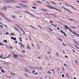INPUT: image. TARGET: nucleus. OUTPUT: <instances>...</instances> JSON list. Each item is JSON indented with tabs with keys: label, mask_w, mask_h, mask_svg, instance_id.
<instances>
[{
	"label": "nucleus",
	"mask_w": 79,
	"mask_h": 79,
	"mask_svg": "<svg viewBox=\"0 0 79 79\" xmlns=\"http://www.w3.org/2000/svg\"><path fill=\"white\" fill-rule=\"evenodd\" d=\"M18 8H20V9H21V7L20 6H18Z\"/></svg>",
	"instance_id": "a18cd8bd"
},
{
	"label": "nucleus",
	"mask_w": 79,
	"mask_h": 79,
	"mask_svg": "<svg viewBox=\"0 0 79 79\" xmlns=\"http://www.w3.org/2000/svg\"><path fill=\"white\" fill-rule=\"evenodd\" d=\"M64 26H65V27L66 28H65V27H64V29H69V27H68L66 25H64Z\"/></svg>",
	"instance_id": "0eeeda50"
},
{
	"label": "nucleus",
	"mask_w": 79,
	"mask_h": 79,
	"mask_svg": "<svg viewBox=\"0 0 79 79\" xmlns=\"http://www.w3.org/2000/svg\"><path fill=\"white\" fill-rule=\"evenodd\" d=\"M28 47H27V48L28 49H29V48L30 50H31V48H30V47H29V45H28Z\"/></svg>",
	"instance_id": "393cba45"
},
{
	"label": "nucleus",
	"mask_w": 79,
	"mask_h": 79,
	"mask_svg": "<svg viewBox=\"0 0 79 79\" xmlns=\"http://www.w3.org/2000/svg\"><path fill=\"white\" fill-rule=\"evenodd\" d=\"M69 19V20H70V21H73V20L71 19Z\"/></svg>",
	"instance_id": "a878e982"
},
{
	"label": "nucleus",
	"mask_w": 79,
	"mask_h": 79,
	"mask_svg": "<svg viewBox=\"0 0 79 79\" xmlns=\"http://www.w3.org/2000/svg\"><path fill=\"white\" fill-rule=\"evenodd\" d=\"M59 40H61V41H63V40L61 39L60 38H59L58 39Z\"/></svg>",
	"instance_id": "ea45409f"
},
{
	"label": "nucleus",
	"mask_w": 79,
	"mask_h": 79,
	"mask_svg": "<svg viewBox=\"0 0 79 79\" xmlns=\"http://www.w3.org/2000/svg\"><path fill=\"white\" fill-rule=\"evenodd\" d=\"M22 47H23V48H24V45H23V44H22Z\"/></svg>",
	"instance_id": "79ce46f5"
},
{
	"label": "nucleus",
	"mask_w": 79,
	"mask_h": 79,
	"mask_svg": "<svg viewBox=\"0 0 79 79\" xmlns=\"http://www.w3.org/2000/svg\"><path fill=\"white\" fill-rule=\"evenodd\" d=\"M29 3L28 2H25V3Z\"/></svg>",
	"instance_id": "09e8293b"
},
{
	"label": "nucleus",
	"mask_w": 79,
	"mask_h": 79,
	"mask_svg": "<svg viewBox=\"0 0 79 79\" xmlns=\"http://www.w3.org/2000/svg\"><path fill=\"white\" fill-rule=\"evenodd\" d=\"M56 55L57 56H58V57H59V54H58V53H56Z\"/></svg>",
	"instance_id": "a211bd4d"
},
{
	"label": "nucleus",
	"mask_w": 79,
	"mask_h": 79,
	"mask_svg": "<svg viewBox=\"0 0 79 79\" xmlns=\"http://www.w3.org/2000/svg\"><path fill=\"white\" fill-rule=\"evenodd\" d=\"M19 6H23V7H25V8H26V7H27V6L23 4H21V5H19Z\"/></svg>",
	"instance_id": "f257e3e1"
},
{
	"label": "nucleus",
	"mask_w": 79,
	"mask_h": 79,
	"mask_svg": "<svg viewBox=\"0 0 79 79\" xmlns=\"http://www.w3.org/2000/svg\"><path fill=\"white\" fill-rule=\"evenodd\" d=\"M45 58H46V60H48V57L47 56H46Z\"/></svg>",
	"instance_id": "4c0bfd02"
},
{
	"label": "nucleus",
	"mask_w": 79,
	"mask_h": 79,
	"mask_svg": "<svg viewBox=\"0 0 79 79\" xmlns=\"http://www.w3.org/2000/svg\"><path fill=\"white\" fill-rule=\"evenodd\" d=\"M2 45L4 46V44L2 43H0V46H2Z\"/></svg>",
	"instance_id": "f8f14e48"
},
{
	"label": "nucleus",
	"mask_w": 79,
	"mask_h": 79,
	"mask_svg": "<svg viewBox=\"0 0 79 79\" xmlns=\"http://www.w3.org/2000/svg\"><path fill=\"white\" fill-rule=\"evenodd\" d=\"M11 1H7V0H4V3H10Z\"/></svg>",
	"instance_id": "f03ea898"
},
{
	"label": "nucleus",
	"mask_w": 79,
	"mask_h": 79,
	"mask_svg": "<svg viewBox=\"0 0 79 79\" xmlns=\"http://www.w3.org/2000/svg\"><path fill=\"white\" fill-rule=\"evenodd\" d=\"M32 8L33 9H36V8L35 7H32Z\"/></svg>",
	"instance_id": "473e14b6"
},
{
	"label": "nucleus",
	"mask_w": 79,
	"mask_h": 79,
	"mask_svg": "<svg viewBox=\"0 0 79 79\" xmlns=\"http://www.w3.org/2000/svg\"><path fill=\"white\" fill-rule=\"evenodd\" d=\"M3 8H4L5 10H6V8L5 7H4Z\"/></svg>",
	"instance_id": "cd10ccee"
},
{
	"label": "nucleus",
	"mask_w": 79,
	"mask_h": 79,
	"mask_svg": "<svg viewBox=\"0 0 79 79\" xmlns=\"http://www.w3.org/2000/svg\"><path fill=\"white\" fill-rule=\"evenodd\" d=\"M19 44L20 45H23V44L20 43H19Z\"/></svg>",
	"instance_id": "8fccbe9b"
},
{
	"label": "nucleus",
	"mask_w": 79,
	"mask_h": 79,
	"mask_svg": "<svg viewBox=\"0 0 79 79\" xmlns=\"http://www.w3.org/2000/svg\"><path fill=\"white\" fill-rule=\"evenodd\" d=\"M75 62L77 64H78V63H77V61L76 60Z\"/></svg>",
	"instance_id": "c03bdc74"
},
{
	"label": "nucleus",
	"mask_w": 79,
	"mask_h": 79,
	"mask_svg": "<svg viewBox=\"0 0 79 79\" xmlns=\"http://www.w3.org/2000/svg\"><path fill=\"white\" fill-rule=\"evenodd\" d=\"M11 39H14V37H11Z\"/></svg>",
	"instance_id": "774afa93"
},
{
	"label": "nucleus",
	"mask_w": 79,
	"mask_h": 79,
	"mask_svg": "<svg viewBox=\"0 0 79 79\" xmlns=\"http://www.w3.org/2000/svg\"><path fill=\"white\" fill-rule=\"evenodd\" d=\"M62 77H63V78L64 77V74H62Z\"/></svg>",
	"instance_id": "72a5a7b5"
},
{
	"label": "nucleus",
	"mask_w": 79,
	"mask_h": 79,
	"mask_svg": "<svg viewBox=\"0 0 79 79\" xmlns=\"http://www.w3.org/2000/svg\"><path fill=\"white\" fill-rule=\"evenodd\" d=\"M69 29V31H70L71 32H72V31L71 30V29H70V28H68Z\"/></svg>",
	"instance_id": "412c9836"
},
{
	"label": "nucleus",
	"mask_w": 79,
	"mask_h": 79,
	"mask_svg": "<svg viewBox=\"0 0 79 79\" xmlns=\"http://www.w3.org/2000/svg\"><path fill=\"white\" fill-rule=\"evenodd\" d=\"M35 70H33V71H32L33 73H35Z\"/></svg>",
	"instance_id": "58836bf2"
},
{
	"label": "nucleus",
	"mask_w": 79,
	"mask_h": 79,
	"mask_svg": "<svg viewBox=\"0 0 79 79\" xmlns=\"http://www.w3.org/2000/svg\"><path fill=\"white\" fill-rule=\"evenodd\" d=\"M25 13H29V12L27 11H25Z\"/></svg>",
	"instance_id": "338daca9"
},
{
	"label": "nucleus",
	"mask_w": 79,
	"mask_h": 79,
	"mask_svg": "<svg viewBox=\"0 0 79 79\" xmlns=\"http://www.w3.org/2000/svg\"><path fill=\"white\" fill-rule=\"evenodd\" d=\"M50 22L51 23H53V21H52L51 20L50 21Z\"/></svg>",
	"instance_id": "5fc2aeb1"
},
{
	"label": "nucleus",
	"mask_w": 79,
	"mask_h": 79,
	"mask_svg": "<svg viewBox=\"0 0 79 79\" xmlns=\"http://www.w3.org/2000/svg\"><path fill=\"white\" fill-rule=\"evenodd\" d=\"M47 28L48 29H49V30H50V28H48V27H47Z\"/></svg>",
	"instance_id": "680f3d73"
},
{
	"label": "nucleus",
	"mask_w": 79,
	"mask_h": 79,
	"mask_svg": "<svg viewBox=\"0 0 79 79\" xmlns=\"http://www.w3.org/2000/svg\"><path fill=\"white\" fill-rule=\"evenodd\" d=\"M19 39L20 40V42H22V38H21V37L19 38Z\"/></svg>",
	"instance_id": "4468645a"
},
{
	"label": "nucleus",
	"mask_w": 79,
	"mask_h": 79,
	"mask_svg": "<svg viewBox=\"0 0 79 79\" xmlns=\"http://www.w3.org/2000/svg\"><path fill=\"white\" fill-rule=\"evenodd\" d=\"M75 44H77V45H78V44H77V42L76 41H75Z\"/></svg>",
	"instance_id": "f3484780"
},
{
	"label": "nucleus",
	"mask_w": 79,
	"mask_h": 79,
	"mask_svg": "<svg viewBox=\"0 0 79 79\" xmlns=\"http://www.w3.org/2000/svg\"><path fill=\"white\" fill-rule=\"evenodd\" d=\"M52 71L53 73H55V70L54 69H52Z\"/></svg>",
	"instance_id": "b1692460"
},
{
	"label": "nucleus",
	"mask_w": 79,
	"mask_h": 79,
	"mask_svg": "<svg viewBox=\"0 0 79 79\" xmlns=\"http://www.w3.org/2000/svg\"><path fill=\"white\" fill-rule=\"evenodd\" d=\"M73 78L74 79H76V77H74Z\"/></svg>",
	"instance_id": "69168bd1"
},
{
	"label": "nucleus",
	"mask_w": 79,
	"mask_h": 79,
	"mask_svg": "<svg viewBox=\"0 0 79 79\" xmlns=\"http://www.w3.org/2000/svg\"><path fill=\"white\" fill-rule=\"evenodd\" d=\"M25 1H23V2H22V3H25Z\"/></svg>",
	"instance_id": "052dcab7"
},
{
	"label": "nucleus",
	"mask_w": 79,
	"mask_h": 79,
	"mask_svg": "<svg viewBox=\"0 0 79 79\" xmlns=\"http://www.w3.org/2000/svg\"><path fill=\"white\" fill-rule=\"evenodd\" d=\"M51 8H52V9H53V10L55 9V10H58V11H60V10H59L58 9H56L55 7H51Z\"/></svg>",
	"instance_id": "20e7f679"
},
{
	"label": "nucleus",
	"mask_w": 79,
	"mask_h": 79,
	"mask_svg": "<svg viewBox=\"0 0 79 79\" xmlns=\"http://www.w3.org/2000/svg\"><path fill=\"white\" fill-rule=\"evenodd\" d=\"M0 27H1V28H3V27L1 25H0Z\"/></svg>",
	"instance_id": "bf43d9fd"
},
{
	"label": "nucleus",
	"mask_w": 79,
	"mask_h": 79,
	"mask_svg": "<svg viewBox=\"0 0 79 79\" xmlns=\"http://www.w3.org/2000/svg\"><path fill=\"white\" fill-rule=\"evenodd\" d=\"M52 2L53 3H54V4H55V5H56V3H55V2Z\"/></svg>",
	"instance_id": "3c124183"
},
{
	"label": "nucleus",
	"mask_w": 79,
	"mask_h": 79,
	"mask_svg": "<svg viewBox=\"0 0 79 79\" xmlns=\"http://www.w3.org/2000/svg\"><path fill=\"white\" fill-rule=\"evenodd\" d=\"M50 71H51V70H50V71H49L48 72H47V73H49V74H52V72H50Z\"/></svg>",
	"instance_id": "9b49d317"
},
{
	"label": "nucleus",
	"mask_w": 79,
	"mask_h": 79,
	"mask_svg": "<svg viewBox=\"0 0 79 79\" xmlns=\"http://www.w3.org/2000/svg\"><path fill=\"white\" fill-rule=\"evenodd\" d=\"M41 10H43L44 11H47V10H45L44 9H41Z\"/></svg>",
	"instance_id": "6ab92c4d"
},
{
	"label": "nucleus",
	"mask_w": 79,
	"mask_h": 79,
	"mask_svg": "<svg viewBox=\"0 0 79 79\" xmlns=\"http://www.w3.org/2000/svg\"><path fill=\"white\" fill-rule=\"evenodd\" d=\"M37 73H35L34 74L35 75H37Z\"/></svg>",
	"instance_id": "4d7b16f0"
},
{
	"label": "nucleus",
	"mask_w": 79,
	"mask_h": 79,
	"mask_svg": "<svg viewBox=\"0 0 79 79\" xmlns=\"http://www.w3.org/2000/svg\"><path fill=\"white\" fill-rule=\"evenodd\" d=\"M13 55H14L15 56V57H18V55H15V54H13Z\"/></svg>",
	"instance_id": "dca6fc26"
},
{
	"label": "nucleus",
	"mask_w": 79,
	"mask_h": 79,
	"mask_svg": "<svg viewBox=\"0 0 79 79\" xmlns=\"http://www.w3.org/2000/svg\"><path fill=\"white\" fill-rule=\"evenodd\" d=\"M65 56L66 58H68V57L66 55Z\"/></svg>",
	"instance_id": "49530a36"
},
{
	"label": "nucleus",
	"mask_w": 79,
	"mask_h": 79,
	"mask_svg": "<svg viewBox=\"0 0 79 79\" xmlns=\"http://www.w3.org/2000/svg\"><path fill=\"white\" fill-rule=\"evenodd\" d=\"M11 56V55H9L8 56H9V57L10 58V57Z\"/></svg>",
	"instance_id": "603ef678"
},
{
	"label": "nucleus",
	"mask_w": 79,
	"mask_h": 79,
	"mask_svg": "<svg viewBox=\"0 0 79 79\" xmlns=\"http://www.w3.org/2000/svg\"><path fill=\"white\" fill-rule=\"evenodd\" d=\"M9 47L10 48H11V49H13V47H12V46H10Z\"/></svg>",
	"instance_id": "c756f323"
},
{
	"label": "nucleus",
	"mask_w": 79,
	"mask_h": 79,
	"mask_svg": "<svg viewBox=\"0 0 79 79\" xmlns=\"http://www.w3.org/2000/svg\"><path fill=\"white\" fill-rule=\"evenodd\" d=\"M57 29L58 30H60V28L58 27V28H57Z\"/></svg>",
	"instance_id": "0e129e2a"
},
{
	"label": "nucleus",
	"mask_w": 79,
	"mask_h": 79,
	"mask_svg": "<svg viewBox=\"0 0 79 79\" xmlns=\"http://www.w3.org/2000/svg\"><path fill=\"white\" fill-rule=\"evenodd\" d=\"M71 27L72 28H73V29H76V27Z\"/></svg>",
	"instance_id": "7c9ffc66"
},
{
	"label": "nucleus",
	"mask_w": 79,
	"mask_h": 79,
	"mask_svg": "<svg viewBox=\"0 0 79 79\" xmlns=\"http://www.w3.org/2000/svg\"><path fill=\"white\" fill-rule=\"evenodd\" d=\"M37 2H38V3H43L42 2H40L39 1H37Z\"/></svg>",
	"instance_id": "c9c22d12"
},
{
	"label": "nucleus",
	"mask_w": 79,
	"mask_h": 79,
	"mask_svg": "<svg viewBox=\"0 0 79 79\" xmlns=\"http://www.w3.org/2000/svg\"><path fill=\"white\" fill-rule=\"evenodd\" d=\"M3 42H5V43H7V40H3Z\"/></svg>",
	"instance_id": "ddd939ff"
},
{
	"label": "nucleus",
	"mask_w": 79,
	"mask_h": 79,
	"mask_svg": "<svg viewBox=\"0 0 79 79\" xmlns=\"http://www.w3.org/2000/svg\"><path fill=\"white\" fill-rule=\"evenodd\" d=\"M28 14H29V15H31V16H32V14H31L30 13L28 12Z\"/></svg>",
	"instance_id": "f704fd0d"
},
{
	"label": "nucleus",
	"mask_w": 79,
	"mask_h": 79,
	"mask_svg": "<svg viewBox=\"0 0 79 79\" xmlns=\"http://www.w3.org/2000/svg\"><path fill=\"white\" fill-rule=\"evenodd\" d=\"M0 58L2 59V58H3V56L1 55V56H0Z\"/></svg>",
	"instance_id": "4be33fe9"
},
{
	"label": "nucleus",
	"mask_w": 79,
	"mask_h": 79,
	"mask_svg": "<svg viewBox=\"0 0 79 79\" xmlns=\"http://www.w3.org/2000/svg\"><path fill=\"white\" fill-rule=\"evenodd\" d=\"M22 52H23V53H24L25 52V51H22Z\"/></svg>",
	"instance_id": "6e6d98bb"
},
{
	"label": "nucleus",
	"mask_w": 79,
	"mask_h": 79,
	"mask_svg": "<svg viewBox=\"0 0 79 79\" xmlns=\"http://www.w3.org/2000/svg\"><path fill=\"white\" fill-rule=\"evenodd\" d=\"M49 30H50V31H53V30H52V29L51 28H50Z\"/></svg>",
	"instance_id": "864d4df0"
},
{
	"label": "nucleus",
	"mask_w": 79,
	"mask_h": 79,
	"mask_svg": "<svg viewBox=\"0 0 79 79\" xmlns=\"http://www.w3.org/2000/svg\"><path fill=\"white\" fill-rule=\"evenodd\" d=\"M64 66H66V67H68V66L66 65V64H64Z\"/></svg>",
	"instance_id": "37998d69"
},
{
	"label": "nucleus",
	"mask_w": 79,
	"mask_h": 79,
	"mask_svg": "<svg viewBox=\"0 0 79 79\" xmlns=\"http://www.w3.org/2000/svg\"><path fill=\"white\" fill-rule=\"evenodd\" d=\"M10 35H15V34H10Z\"/></svg>",
	"instance_id": "e433bc0d"
},
{
	"label": "nucleus",
	"mask_w": 79,
	"mask_h": 79,
	"mask_svg": "<svg viewBox=\"0 0 79 79\" xmlns=\"http://www.w3.org/2000/svg\"><path fill=\"white\" fill-rule=\"evenodd\" d=\"M34 68L35 69H39V68L38 67H34Z\"/></svg>",
	"instance_id": "2f4dec72"
},
{
	"label": "nucleus",
	"mask_w": 79,
	"mask_h": 79,
	"mask_svg": "<svg viewBox=\"0 0 79 79\" xmlns=\"http://www.w3.org/2000/svg\"><path fill=\"white\" fill-rule=\"evenodd\" d=\"M66 5L67 6H69V5H68L67 4H66Z\"/></svg>",
	"instance_id": "13d9d810"
},
{
	"label": "nucleus",
	"mask_w": 79,
	"mask_h": 79,
	"mask_svg": "<svg viewBox=\"0 0 79 79\" xmlns=\"http://www.w3.org/2000/svg\"><path fill=\"white\" fill-rule=\"evenodd\" d=\"M40 69L42 70H43V69H42V67H40Z\"/></svg>",
	"instance_id": "de8ad7c7"
},
{
	"label": "nucleus",
	"mask_w": 79,
	"mask_h": 79,
	"mask_svg": "<svg viewBox=\"0 0 79 79\" xmlns=\"http://www.w3.org/2000/svg\"><path fill=\"white\" fill-rule=\"evenodd\" d=\"M13 40H14V41H15V40H16V38H15L13 39Z\"/></svg>",
	"instance_id": "bb28decb"
},
{
	"label": "nucleus",
	"mask_w": 79,
	"mask_h": 79,
	"mask_svg": "<svg viewBox=\"0 0 79 79\" xmlns=\"http://www.w3.org/2000/svg\"><path fill=\"white\" fill-rule=\"evenodd\" d=\"M72 32V33H73V34H75V35H77V36H78V37H79V35L76 34V33L74 32V31H72V32Z\"/></svg>",
	"instance_id": "423d86ee"
},
{
	"label": "nucleus",
	"mask_w": 79,
	"mask_h": 79,
	"mask_svg": "<svg viewBox=\"0 0 79 79\" xmlns=\"http://www.w3.org/2000/svg\"><path fill=\"white\" fill-rule=\"evenodd\" d=\"M75 47L76 48H77V49H78V50H79V48L77 47V45H76V44H75Z\"/></svg>",
	"instance_id": "9d476101"
},
{
	"label": "nucleus",
	"mask_w": 79,
	"mask_h": 79,
	"mask_svg": "<svg viewBox=\"0 0 79 79\" xmlns=\"http://www.w3.org/2000/svg\"><path fill=\"white\" fill-rule=\"evenodd\" d=\"M36 78L37 79H40V78L39 77H36Z\"/></svg>",
	"instance_id": "c85d7f7f"
},
{
	"label": "nucleus",
	"mask_w": 79,
	"mask_h": 79,
	"mask_svg": "<svg viewBox=\"0 0 79 79\" xmlns=\"http://www.w3.org/2000/svg\"><path fill=\"white\" fill-rule=\"evenodd\" d=\"M16 26L18 27V28H21V26L20 25H18L17 24H16Z\"/></svg>",
	"instance_id": "7ed1b4c3"
},
{
	"label": "nucleus",
	"mask_w": 79,
	"mask_h": 79,
	"mask_svg": "<svg viewBox=\"0 0 79 79\" xmlns=\"http://www.w3.org/2000/svg\"><path fill=\"white\" fill-rule=\"evenodd\" d=\"M6 35H10V34H9V33L7 32L6 33Z\"/></svg>",
	"instance_id": "aec40b11"
},
{
	"label": "nucleus",
	"mask_w": 79,
	"mask_h": 79,
	"mask_svg": "<svg viewBox=\"0 0 79 79\" xmlns=\"http://www.w3.org/2000/svg\"><path fill=\"white\" fill-rule=\"evenodd\" d=\"M9 73H10V74L11 75H16V74L15 73H13L10 72H9Z\"/></svg>",
	"instance_id": "1a4fd4ad"
},
{
	"label": "nucleus",
	"mask_w": 79,
	"mask_h": 79,
	"mask_svg": "<svg viewBox=\"0 0 79 79\" xmlns=\"http://www.w3.org/2000/svg\"><path fill=\"white\" fill-rule=\"evenodd\" d=\"M60 31L65 36H66V34H65L64 32V31H62V30H60Z\"/></svg>",
	"instance_id": "39448f33"
},
{
	"label": "nucleus",
	"mask_w": 79,
	"mask_h": 79,
	"mask_svg": "<svg viewBox=\"0 0 79 79\" xmlns=\"http://www.w3.org/2000/svg\"><path fill=\"white\" fill-rule=\"evenodd\" d=\"M1 72H2V73H5V71H4V70L2 69L1 70Z\"/></svg>",
	"instance_id": "2eb2a0df"
},
{
	"label": "nucleus",
	"mask_w": 79,
	"mask_h": 79,
	"mask_svg": "<svg viewBox=\"0 0 79 79\" xmlns=\"http://www.w3.org/2000/svg\"><path fill=\"white\" fill-rule=\"evenodd\" d=\"M17 42H18V41H16L15 42V43H16V44H17Z\"/></svg>",
	"instance_id": "e2e57ef3"
},
{
	"label": "nucleus",
	"mask_w": 79,
	"mask_h": 79,
	"mask_svg": "<svg viewBox=\"0 0 79 79\" xmlns=\"http://www.w3.org/2000/svg\"><path fill=\"white\" fill-rule=\"evenodd\" d=\"M2 63L3 64H8V63L5 62V61H2Z\"/></svg>",
	"instance_id": "6e6552de"
},
{
	"label": "nucleus",
	"mask_w": 79,
	"mask_h": 79,
	"mask_svg": "<svg viewBox=\"0 0 79 79\" xmlns=\"http://www.w3.org/2000/svg\"><path fill=\"white\" fill-rule=\"evenodd\" d=\"M16 31H19V29L17 28H16Z\"/></svg>",
	"instance_id": "a19ab883"
},
{
	"label": "nucleus",
	"mask_w": 79,
	"mask_h": 79,
	"mask_svg": "<svg viewBox=\"0 0 79 79\" xmlns=\"http://www.w3.org/2000/svg\"><path fill=\"white\" fill-rule=\"evenodd\" d=\"M12 18H16V17H15L14 15L12 16Z\"/></svg>",
	"instance_id": "5701e85b"
}]
</instances>
